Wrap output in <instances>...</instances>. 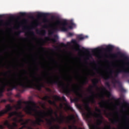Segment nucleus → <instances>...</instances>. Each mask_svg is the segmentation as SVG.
Here are the masks:
<instances>
[{
	"label": "nucleus",
	"instance_id": "obj_1",
	"mask_svg": "<svg viewBox=\"0 0 129 129\" xmlns=\"http://www.w3.org/2000/svg\"><path fill=\"white\" fill-rule=\"evenodd\" d=\"M34 80H30L28 77L25 78V82L22 81L21 78H17L12 81H7L6 83L2 82V85L0 86V94L2 95L3 93L5 91L6 87H9L8 89V91H12L13 89H18L19 85L22 88V90L19 89V91L23 93L25 91V89L27 88H36L37 90H42V88H44L45 84L43 82H41V79L37 78L36 76H34Z\"/></svg>",
	"mask_w": 129,
	"mask_h": 129
},
{
	"label": "nucleus",
	"instance_id": "obj_2",
	"mask_svg": "<svg viewBox=\"0 0 129 129\" xmlns=\"http://www.w3.org/2000/svg\"><path fill=\"white\" fill-rule=\"evenodd\" d=\"M28 105L25 108V111L29 115H32L35 117H37L39 115H45L46 116H50V117H53V113H54V111L52 108H50L48 109V112H45V111H38L36 108L37 105L36 103L33 101L28 102Z\"/></svg>",
	"mask_w": 129,
	"mask_h": 129
},
{
	"label": "nucleus",
	"instance_id": "obj_3",
	"mask_svg": "<svg viewBox=\"0 0 129 129\" xmlns=\"http://www.w3.org/2000/svg\"><path fill=\"white\" fill-rule=\"evenodd\" d=\"M55 114L57 116V119H55L53 117H51V119H48L47 118V116H46V115H42L40 114L37 117H35L36 120L33 121L32 122V124L33 126H37V125H41V122L44 123L45 122V121L44 119H45L48 125H50V126H53V125H52L53 123V121H55V120H57L58 122L59 123H62V122H64V116L61 115L60 118L58 117V115H57V113H55Z\"/></svg>",
	"mask_w": 129,
	"mask_h": 129
},
{
	"label": "nucleus",
	"instance_id": "obj_4",
	"mask_svg": "<svg viewBox=\"0 0 129 129\" xmlns=\"http://www.w3.org/2000/svg\"><path fill=\"white\" fill-rule=\"evenodd\" d=\"M112 56L113 58L117 57V56H120L121 58H123L125 61H127V65H128L127 68H125L123 67H122L121 68L117 69L115 71V73L118 75H119L120 73H122L123 77H127L129 74V57L127 56H125V54L120 52V51L117 52L116 53H114L112 54Z\"/></svg>",
	"mask_w": 129,
	"mask_h": 129
},
{
	"label": "nucleus",
	"instance_id": "obj_5",
	"mask_svg": "<svg viewBox=\"0 0 129 129\" xmlns=\"http://www.w3.org/2000/svg\"><path fill=\"white\" fill-rule=\"evenodd\" d=\"M56 77V79L48 80L46 81L47 84H49L50 85H54V84H55L56 85H57L58 88H60L63 93H66V94L70 93L71 90L70 88H69V86H65L64 82L60 80V78H58L57 76Z\"/></svg>",
	"mask_w": 129,
	"mask_h": 129
},
{
	"label": "nucleus",
	"instance_id": "obj_6",
	"mask_svg": "<svg viewBox=\"0 0 129 129\" xmlns=\"http://www.w3.org/2000/svg\"><path fill=\"white\" fill-rule=\"evenodd\" d=\"M55 24L56 25H60L59 28L62 32H67L69 29L72 30V29H73V27H76V24L73 22V20L70 21V25H71L69 26L68 27H67V26H68V22H67L66 20L61 22V21L57 20L55 22Z\"/></svg>",
	"mask_w": 129,
	"mask_h": 129
},
{
	"label": "nucleus",
	"instance_id": "obj_7",
	"mask_svg": "<svg viewBox=\"0 0 129 129\" xmlns=\"http://www.w3.org/2000/svg\"><path fill=\"white\" fill-rule=\"evenodd\" d=\"M101 76L102 78L104 79V80H109V79H112L113 84H115V83L119 84V90L121 91V92H125V89L122 87L121 83H120L119 81L115 79L112 75H107L105 76L103 75V74H101Z\"/></svg>",
	"mask_w": 129,
	"mask_h": 129
},
{
	"label": "nucleus",
	"instance_id": "obj_8",
	"mask_svg": "<svg viewBox=\"0 0 129 129\" xmlns=\"http://www.w3.org/2000/svg\"><path fill=\"white\" fill-rule=\"evenodd\" d=\"M7 126L9 129H15V127L18 126V124L17 122H13L12 125L10 123V121L6 120L4 123V124H0L1 129H5V127Z\"/></svg>",
	"mask_w": 129,
	"mask_h": 129
},
{
	"label": "nucleus",
	"instance_id": "obj_9",
	"mask_svg": "<svg viewBox=\"0 0 129 129\" xmlns=\"http://www.w3.org/2000/svg\"><path fill=\"white\" fill-rule=\"evenodd\" d=\"M82 90V86H78V87H74L73 89H72V91L76 94V95L77 96H78V97H82L83 95L82 94H81L80 91H81Z\"/></svg>",
	"mask_w": 129,
	"mask_h": 129
},
{
	"label": "nucleus",
	"instance_id": "obj_10",
	"mask_svg": "<svg viewBox=\"0 0 129 129\" xmlns=\"http://www.w3.org/2000/svg\"><path fill=\"white\" fill-rule=\"evenodd\" d=\"M14 115H15V116H17V117H24L25 115L23 114H22V112H18V111H15L9 113V118H11L12 116H14Z\"/></svg>",
	"mask_w": 129,
	"mask_h": 129
},
{
	"label": "nucleus",
	"instance_id": "obj_11",
	"mask_svg": "<svg viewBox=\"0 0 129 129\" xmlns=\"http://www.w3.org/2000/svg\"><path fill=\"white\" fill-rule=\"evenodd\" d=\"M6 107V109L0 111V116H3L5 113H8V111H11L13 109V107L10 104L7 105Z\"/></svg>",
	"mask_w": 129,
	"mask_h": 129
},
{
	"label": "nucleus",
	"instance_id": "obj_12",
	"mask_svg": "<svg viewBox=\"0 0 129 129\" xmlns=\"http://www.w3.org/2000/svg\"><path fill=\"white\" fill-rule=\"evenodd\" d=\"M48 13H39L37 14V17L38 18H44L43 19V22L44 23H48L49 22V20L47 19V17H48Z\"/></svg>",
	"mask_w": 129,
	"mask_h": 129
},
{
	"label": "nucleus",
	"instance_id": "obj_13",
	"mask_svg": "<svg viewBox=\"0 0 129 129\" xmlns=\"http://www.w3.org/2000/svg\"><path fill=\"white\" fill-rule=\"evenodd\" d=\"M53 97L55 101H61V100H63V101H64L65 102H67V100H66V98L64 96H62L61 98V97L57 95H55Z\"/></svg>",
	"mask_w": 129,
	"mask_h": 129
},
{
	"label": "nucleus",
	"instance_id": "obj_14",
	"mask_svg": "<svg viewBox=\"0 0 129 129\" xmlns=\"http://www.w3.org/2000/svg\"><path fill=\"white\" fill-rule=\"evenodd\" d=\"M59 31V28L56 26L53 27L50 30L48 31V35L51 37V36H53L54 33L56 32H58Z\"/></svg>",
	"mask_w": 129,
	"mask_h": 129
},
{
	"label": "nucleus",
	"instance_id": "obj_15",
	"mask_svg": "<svg viewBox=\"0 0 129 129\" xmlns=\"http://www.w3.org/2000/svg\"><path fill=\"white\" fill-rule=\"evenodd\" d=\"M92 82L93 83V87H95L98 90H100V88L98 87L97 84H98V82H99V80L98 79L95 78L92 80Z\"/></svg>",
	"mask_w": 129,
	"mask_h": 129
},
{
	"label": "nucleus",
	"instance_id": "obj_16",
	"mask_svg": "<svg viewBox=\"0 0 129 129\" xmlns=\"http://www.w3.org/2000/svg\"><path fill=\"white\" fill-rule=\"evenodd\" d=\"M92 88H93V86H90L89 87V88L88 89V91L89 92H90V93H91L92 95H91V101L92 102H94V97H95V95H96V94H95L94 92H93V91L92 90Z\"/></svg>",
	"mask_w": 129,
	"mask_h": 129
},
{
	"label": "nucleus",
	"instance_id": "obj_17",
	"mask_svg": "<svg viewBox=\"0 0 129 129\" xmlns=\"http://www.w3.org/2000/svg\"><path fill=\"white\" fill-rule=\"evenodd\" d=\"M96 111L98 112V113H95L96 117L98 118H101V119H103V116L101 114V110L97 107L95 108Z\"/></svg>",
	"mask_w": 129,
	"mask_h": 129
},
{
	"label": "nucleus",
	"instance_id": "obj_18",
	"mask_svg": "<svg viewBox=\"0 0 129 129\" xmlns=\"http://www.w3.org/2000/svg\"><path fill=\"white\" fill-rule=\"evenodd\" d=\"M57 38H58V35H54L53 38L47 37H45V40L46 41H51V42L54 44L57 42Z\"/></svg>",
	"mask_w": 129,
	"mask_h": 129
},
{
	"label": "nucleus",
	"instance_id": "obj_19",
	"mask_svg": "<svg viewBox=\"0 0 129 129\" xmlns=\"http://www.w3.org/2000/svg\"><path fill=\"white\" fill-rule=\"evenodd\" d=\"M72 44H74L75 46H77V48H76V51H80V45L77 43V41L75 39H73L72 40Z\"/></svg>",
	"mask_w": 129,
	"mask_h": 129
},
{
	"label": "nucleus",
	"instance_id": "obj_20",
	"mask_svg": "<svg viewBox=\"0 0 129 129\" xmlns=\"http://www.w3.org/2000/svg\"><path fill=\"white\" fill-rule=\"evenodd\" d=\"M105 50L106 52H108V53H111V52H112V50H113V46L111 45H109L106 47Z\"/></svg>",
	"mask_w": 129,
	"mask_h": 129
},
{
	"label": "nucleus",
	"instance_id": "obj_21",
	"mask_svg": "<svg viewBox=\"0 0 129 129\" xmlns=\"http://www.w3.org/2000/svg\"><path fill=\"white\" fill-rule=\"evenodd\" d=\"M17 105H15V107L16 108V109H22V104H23V101H22L21 100H19L17 102Z\"/></svg>",
	"mask_w": 129,
	"mask_h": 129
},
{
	"label": "nucleus",
	"instance_id": "obj_22",
	"mask_svg": "<svg viewBox=\"0 0 129 129\" xmlns=\"http://www.w3.org/2000/svg\"><path fill=\"white\" fill-rule=\"evenodd\" d=\"M106 103H107V101L102 100L101 102L99 103V105L101 108H105Z\"/></svg>",
	"mask_w": 129,
	"mask_h": 129
},
{
	"label": "nucleus",
	"instance_id": "obj_23",
	"mask_svg": "<svg viewBox=\"0 0 129 129\" xmlns=\"http://www.w3.org/2000/svg\"><path fill=\"white\" fill-rule=\"evenodd\" d=\"M36 33L37 34L41 35V36H45V35H46V30H42L41 31H39V30H37Z\"/></svg>",
	"mask_w": 129,
	"mask_h": 129
},
{
	"label": "nucleus",
	"instance_id": "obj_24",
	"mask_svg": "<svg viewBox=\"0 0 129 129\" xmlns=\"http://www.w3.org/2000/svg\"><path fill=\"white\" fill-rule=\"evenodd\" d=\"M67 109H68V110H71V111H74V110L73 109V108H72V107H71L68 104V103H66L64 104Z\"/></svg>",
	"mask_w": 129,
	"mask_h": 129
},
{
	"label": "nucleus",
	"instance_id": "obj_25",
	"mask_svg": "<svg viewBox=\"0 0 129 129\" xmlns=\"http://www.w3.org/2000/svg\"><path fill=\"white\" fill-rule=\"evenodd\" d=\"M119 99H120V100H123V104H124L125 106L129 107V103H127V102L124 101V99H123V97L122 96L120 97Z\"/></svg>",
	"mask_w": 129,
	"mask_h": 129
},
{
	"label": "nucleus",
	"instance_id": "obj_26",
	"mask_svg": "<svg viewBox=\"0 0 129 129\" xmlns=\"http://www.w3.org/2000/svg\"><path fill=\"white\" fill-rule=\"evenodd\" d=\"M77 38L80 39V41L82 40H84V39H86V38H88L87 36H83L82 35H79L77 36Z\"/></svg>",
	"mask_w": 129,
	"mask_h": 129
},
{
	"label": "nucleus",
	"instance_id": "obj_27",
	"mask_svg": "<svg viewBox=\"0 0 129 129\" xmlns=\"http://www.w3.org/2000/svg\"><path fill=\"white\" fill-rule=\"evenodd\" d=\"M79 101V99L78 98H75L74 99L71 98V103H73V102H75V103H76V102H78Z\"/></svg>",
	"mask_w": 129,
	"mask_h": 129
},
{
	"label": "nucleus",
	"instance_id": "obj_28",
	"mask_svg": "<svg viewBox=\"0 0 129 129\" xmlns=\"http://www.w3.org/2000/svg\"><path fill=\"white\" fill-rule=\"evenodd\" d=\"M49 129H60L59 125H53L50 127Z\"/></svg>",
	"mask_w": 129,
	"mask_h": 129
},
{
	"label": "nucleus",
	"instance_id": "obj_29",
	"mask_svg": "<svg viewBox=\"0 0 129 129\" xmlns=\"http://www.w3.org/2000/svg\"><path fill=\"white\" fill-rule=\"evenodd\" d=\"M48 102L49 104H51L52 105H56V102H55L54 101L48 100Z\"/></svg>",
	"mask_w": 129,
	"mask_h": 129
},
{
	"label": "nucleus",
	"instance_id": "obj_30",
	"mask_svg": "<svg viewBox=\"0 0 129 129\" xmlns=\"http://www.w3.org/2000/svg\"><path fill=\"white\" fill-rule=\"evenodd\" d=\"M109 120H110V121H111L112 123H115L117 122V121H118V120H117L116 119H115V118H114V119H113V118H110V119H109Z\"/></svg>",
	"mask_w": 129,
	"mask_h": 129
},
{
	"label": "nucleus",
	"instance_id": "obj_31",
	"mask_svg": "<svg viewBox=\"0 0 129 129\" xmlns=\"http://www.w3.org/2000/svg\"><path fill=\"white\" fill-rule=\"evenodd\" d=\"M102 119L101 118H100L99 119H98L97 121V123L98 124V125H101V124H102Z\"/></svg>",
	"mask_w": 129,
	"mask_h": 129
},
{
	"label": "nucleus",
	"instance_id": "obj_32",
	"mask_svg": "<svg viewBox=\"0 0 129 129\" xmlns=\"http://www.w3.org/2000/svg\"><path fill=\"white\" fill-rule=\"evenodd\" d=\"M87 83H88V79L87 78V77H85V80L82 83V84L83 85H84V84H87Z\"/></svg>",
	"mask_w": 129,
	"mask_h": 129
},
{
	"label": "nucleus",
	"instance_id": "obj_33",
	"mask_svg": "<svg viewBox=\"0 0 129 129\" xmlns=\"http://www.w3.org/2000/svg\"><path fill=\"white\" fill-rule=\"evenodd\" d=\"M42 99L43 100L45 101L49 100V99H50V96H45L44 97H43Z\"/></svg>",
	"mask_w": 129,
	"mask_h": 129
},
{
	"label": "nucleus",
	"instance_id": "obj_34",
	"mask_svg": "<svg viewBox=\"0 0 129 129\" xmlns=\"http://www.w3.org/2000/svg\"><path fill=\"white\" fill-rule=\"evenodd\" d=\"M74 36V34H73V33L71 32H69L68 33V37H72Z\"/></svg>",
	"mask_w": 129,
	"mask_h": 129
},
{
	"label": "nucleus",
	"instance_id": "obj_35",
	"mask_svg": "<svg viewBox=\"0 0 129 129\" xmlns=\"http://www.w3.org/2000/svg\"><path fill=\"white\" fill-rule=\"evenodd\" d=\"M13 121H15V122H19V120H18L17 117L14 118L13 119Z\"/></svg>",
	"mask_w": 129,
	"mask_h": 129
},
{
	"label": "nucleus",
	"instance_id": "obj_36",
	"mask_svg": "<svg viewBox=\"0 0 129 129\" xmlns=\"http://www.w3.org/2000/svg\"><path fill=\"white\" fill-rule=\"evenodd\" d=\"M106 86H107V87H110V84H109V82H106L105 83Z\"/></svg>",
	"mask_w": 129,
	"mask_h": 129
},
{
	"label": "nucleus",
	"instance_id": "obj_37",
	"mask_svg": "<svg viewBox=\"0 0 129 129\" xmlns=\"http://www.w3.org/2000/svg\"><path fill=\"white\" fill-rule=\"evenodd\" d=\"M20 15L21 17H25V16H26V13L22 12V13H20Z\"/></svg>",
	"mask_w": 129,
	"mask_h": 129
},
{
	"label": "nucleus",
	"instance_id": "obj_38",
	"mask_svg": "<svg viewBox=\"0 0 129 129\" xmlns=\"http://www.w3.org/2000/svg\"><path fill=\"white\" fill-rule=\"evenodd\" d=\"M46 91H47L48 92H52V90H51V89L49 88H46Z\"/></svg>",
	"mask_w": 129,
	"mask_h": 129
},
{
	"label": "nucleus",
	"instance_id": "obj_39",
	"mask_svg": "<svg viewBox=\"0 0 129 129\" xmlns=\"http://www.w3.org/2000/svg\"><path fill=\"white\" fill-rule=\"evenodd\" d=\"M21 33H22V31H19L17 32L16 33V35L17 36H19L20 35H21Z\"/></svg>",
	"mask_w": 129,
	"mask_h": 129
},
{
	"label": "nucleus",
	"instance_id": "obj_40",
	"mask_svg": "<svg viewBox=\"0 0 129 129\" xmlns=\"http://www.w3.org/2000/svg\"><path fill=\"white\" fill-rule=\"evenodd\" d=\"M29 33L32 35V36H35V32H34V31H30Z\"/></svg>",
	"mask_w": 129,
	"mask_h": 129
},
{
	"label": "nucleus",
	"instance_id": "obj_41",
	"mask_svg": "<svg viewBox=\"0 0 129 129\" xmlns=\"http://www.w3.org/2000/svg\"><path fill=\"white\" fill-rule=\"evenodd\" d=\"M83 50H84V52H89V50L87 49H86L84 47H83Z\"/></svg>",
	"mask_w": 129,
	"mask_h": 129
},
{
	"label": "nucleus",
	"instance_id": "obj_42",
	"mask_svg": "<svg viewBox=\"0 0 129 129\" xmlns=\"http://www.w3.org/2000/svg\"><path fill=\"white\" fill-rule=\"evenodd\" d=\"M73 117H73V116H72V117H68V120H72Z\"/></svg>",
	"mask_w": 129,
	"mask_h": 129
},
{
	"label": "nucleus",
	"instance_id": "obj_43",
	"mask_svg": "<svg viewBox=\"0 0 129 129\" xmlns=\"http://www.w3.org/2000/svg\"><path fill=\"white\" fill-rule=\"evenodd\" d=\"M101 89L102 91H106V89H105V88H102Z\"/></svg>",
	"mask_w": 129,
	"mask_h": 129
},
{
	"label": "nucleus",
	"instance_id": "obj_44",
	"mask_svg": "<svg viewBox=\"0 0 129 129\" xmlns=\"http://www.w3.org/2000/svg\"><path fill=\"white\" fill-rule=\"evenodd\" d=\"M114 77H115V78L118 77V75H117V74H116V73H114Z\"/></svg>",
	"mask_w": 129,
	"mask_h": 129
},
{
	"label": "nucleus",
	"instance_id": "obj_45",
	"mask_svg": "<svg viewBox=\"0 0 129 129\" xmlns=\"http://www.w3.org/2000/svg\"><path fill=\"white\" fill-rule=\"evenodd\" d=\"M1 102H7V100L6 99L2 100Z\"/></svg>",
	"mask_w": 129,
	"mask_h": 129
},
{
	"label": "nucleus",
	"instance_id": "obj_46",
	"mask_svg": "<svg viewBox=\"0 0 129 129\" xmlns=\"http://www.w3.org/2000/svg\"><path fill=\"white\" fill-rule=\"evenodd\" d=\"M85 105H86V107H88V108H89V104L88 103H86L85 104Z\"/></svg>",
	"mask_w": 129,
	"mask_h": 129
},
{
	"label": "nucleus",
	"instance_id": "obj_47",
	"mask_svg": "<svg viewBox=\"0 0 129 129\" xmlns=\"http://www.w3.org/2000/svg\"><path fill=\"white\" fill-rule=\"evenodd\" d=\"M69 129H73V126L70 125V126H69Z\"/></svg>",
	"mask_w": 129,
	"mask_h": 129
},
{
	"label": "nucleus",
	"instance_id": "obj_48",
	"mask_svg": "<svg viewBox=\"0 0 129 129\" xmlns=\"http://www.w3.org/2000/svg\"><path fill=\"white\" fill-rule=\"evenodd\" d=\"M24 128H25V126H22L21 127H20L19 129H24Z\"/></svg>",
	"mask_w": 129,
	"mask_h": 129
},
{
	"label": "nucleus",
	"instance_id": "obj_49",
	"mask_svg": "<svg viewBox=\"0 0 129 129\" xmlns=\"http://www.w3.org/2000/svg\"><path fill=\"white\" fill-rule=\"evenodd\" d=\"M10 19H11V20H14V19H15V17H14V16H11V17H10Z\"/></svg>",
	"mask_w": 129,
	"mask_h": 129
},
{
	"label": "nucleus",
	"instance_id": "obj_50",
	"mask_svg": "<svg viewBox=\"0 0 129 129\" xmlns=\"http://www.w3.org/2000/svg\"><path fill=\"white\" fill-rule=\"evenodd\" d=\"M61 45H62V46H63V47H65V46H66V44L65 43H61Z\"/></svg>",
	"mask_w": 129,
	"mask_h": 129
},
{
	"label": "nucleus",
	"instance_id": "obj_51",
	"mask_svg": "<svg viewBox=\"0 0 129 129\" xmlns=\"http://www.w3.org/2000/svg\"><path fill=\"white\" fill-rule=\"evenodd\" d=\"M98 49L96 48L95 49H94L93 52H96V51H97Z\"/></svg>",
	"mask_w": 129,
	"mask_h": 129
},
{
	"label": "nucleus",
	"instance_id": "obj_52",
	"mask_svg": "<svg viewBox=\"0 0 129 129\" xmlns=\"http://www.w3.org/2000/svg\"><path fill=\"white\" fill-rule=\"evenodd\" d=\"M23 30L24 31L27 30V27H24V28L23 29Z\"/></svg>",
	"mask_w": 129,
	"mask_h": 129
},
{
	"label": "nucleus",
	"instance_id": "obj_53",
	"mask_svg": "<svg viewBox=\"0 0 129 129\" xmlns=\"http://www.w3.org/2000/svg\"><path fill=\"white\" fill-rule=\"evenodd\" d=\"M30 19H33L34 18V16H30Z\"/></svg>",
	"mask_w": 129,
	"mask_h": 129
},
{
	"label": "nucleus",
	"instance_id": "obj_54",
	"mask_svg": "<svg viewBox=\"0 0 129 129\" xmlns=\"http://www.w3.org/2000/svg\"><path fill=\"white\" fill-rule=\"evenodd\" d=\"M33 74H34V75H37V72H34Z\"/></svg>",
	"mask_w": 129,
	"mask_h": 129
},
{
	"label": "nucleus",
	"instance_id": "obj_55",
	"mask_svg": "<svg viewBox=\"0 0 129 129\" xmlns=\"http://www.w3.org/2000/svg\"><path fill=\"white\" fill-rule=\"evenodd\" d=\"M74 127H75V129H78L76 126H74Z\"/></svg>",
	"mask_w": 129,
	"mask_h": 129
},
{
	"label": "nucleus",
	"instance_id": "obj_56",
	"mask_svg": "<svg viewBox=\"0 0 129 129\" xmlns=\"http://www.w3.org/2000/svg\"><path fill=\"white\" fill-rule=\"evenodd\" d=\"M53 62H55V63H57V61L55 59H53Z\"/></svg>",
	"mask_w": 129,
	"mask_h": 129
},
{
	"label": "nucleus",
	"instance_id": "obj_57",
	"mask_svg": "<svg viewBox=\"0 0 129 129\" xmlns=\"http://www.w3.org/2000/svg\"><path fill=\"white\" fill-rule=\"evenodd\" d=\"M23 71H24V72H25L26 73H27V71H26V70H23Z\"/></svg>",
	"mask_w": 129,
	"mask_h": 129
},
{
	"label": "nucleus",
	"instance_id": "obj_58",
	"mask_svg": "<svg viewBox=\"0 0 129 129\" xmlns=\"http://www.w3.org/2000/svg\"><path fill=\"white\" fill-rule=\"evenodd\" d=\"M94 70H97V71H98L97 69H96V68H94Z\"/></svg>",
	"mask_w": 129,
	"mask_h": 129
},
{
	"label": "nucleus",
	"instance_id": "obj_59",
	"mask_svg": "<svg viewBox=\"0 0 129 129\" xmlns=\"http://www.w3.org/2000/svg\"><path fill=\"white\" fill-rule=\"evenodd\" d=\"M1 18H3V16L0 15V19H1Z\"/></svg>",
	"mask_w": 129,
	"mask_h": 129
},
{
	"label": "nucleus",
	"instance_id": "obj_60",
	"mask_svg": "<svg viewBox=\"0 0 129 129\" xmlns=\"http://www.w3.org/2000/svg\"><path fill=\"white\" fill-rule=\"evenodd\" d=\"M112 71H110V73H112Z\"/></svg>",
	"mask_w": 129,
	"mask_h": 129
},
{
	"label": "nucleus",
	"instance_id": "obj_61",
	"mask_svg": "<svg viewBox=\"0 0 129 129\" xmlns=\"http://www.w3.org/2000/svg\"><path fill=\"white\" fill-rule=\"evenodd\" d=\"M41 49H44L42 46L40 47Z\"/></svg>",
	"mask_w": 129,
	"mask_h": 129
},
{
	"label": "nucleus",
	"instance_id": "obj_62",
	"mask_svg": "<svg viewBox=\"0 0 129 129\" xmlns=\"http://www.w3.org/2000/svg\"><path fill=\"white\" fill-rule=\"evenodd\" d=\"M17 96H20V95H17Z\"/></svg>",
	"mask_w": 129,
	"mask_h": 129
},
{
	"label": "nucleus",
	"instance_id": "obj_63",
	"mask_svg": "<svg viewBox=\"0 0 129 129\" xmlns=\"http://www.w3.org/2000/svg\"><path fill=\"white\" fill-rule=\"evenodd\" d=\"M80 129H85V128H80Z\"/></svg>",
	"mask_w": 129,
	"mask_h": 129
},
{
	"label": "nucleus",
	"instance_id": "obj_64",
	"mask_svg": "<svg viewBox=\"0 0 129 129\" xmlns=\"http://www.w3.org/2000/svg\"><path fill=\"white\" fill-rule=\"evenodd\" d=\"M128 83H129V80H128Z\"/></svg>",
	"mask_w": 129,
	"mask_h": 129
}]
</instances>
